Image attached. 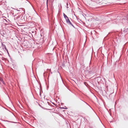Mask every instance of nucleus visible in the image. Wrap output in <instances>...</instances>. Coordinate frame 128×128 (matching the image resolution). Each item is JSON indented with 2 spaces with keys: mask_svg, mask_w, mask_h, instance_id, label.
Here are the masks:
<instances>
[{
  "mask_svg": "<svg viewBox=\"0 0 128 128\" xmlns=\"http://www.w3.org/2000/svg\"><path fill=\"white\" fill-rule=\"evenodd\" d=\"M86 70L90 74H93L95 73L96 72V68L93 66L92 67L90 66L88 67L87 68Z\"/></svg>",
  "mask_w": 128,
  "mask_h": 128,
  "instance_id": "f257e3e1",
  "label": "nucleus"
},
{
  "mask_svg": "<svg viewBox=\"0 0 128 128\" xmlns=\"http://www.w3.org/2000/svg\"><path fill=\"white\" fill-rule=\"evenodd\" d=\"M96 79L97 80V81L98 82H100V81L102 80V79L101 78L100 76H98L96 77Z\"/></svg>",
  "mask_w": 128,
  "mask_h": 128,
  "instance_id": "f03ea898",
  "label": "nucleus"
},
{
  "mask_svg": "<svg viewBox=\"0 0 128 128\" xmlns=\"http://www.w3.org/2000/svg\"><path fill=\"white\" fill-rule=\"evenodd\" d=\"M65 20H66V22L67 24L70 21L68 18H66V19H65Z\"/></svg>",
  "mask_w": 128,
  "mask_h": 128,
  "instance_id": "7ed1b4c3",
  "label": "nucleus"
},
{
  "mask_svg": "<svg viewBox=\"0 0 128 128\" xmlns=\"http://www.w3.org/2000/svg\"><path fill=\"white\" fill-rule=\"evenodd\" d=\"M68 24H70L72 26H73L74 28H75L74 26V25H73V24H72V23L70 21V22H69L68 23Z\"/></svg>",
  "mask_w": 128,
  "mask_h": 128,
  "instance_id": "20e7f679",
  "label": "nucleus"
},
{
  "mask_svg": "<svg viewBox=\"0 0 128 128\" xmlns=\"http://www.w3.org/2000/svg\"><path fill=\"white\" fill-rule=\"evenodd\" d=\"M64 16V18L65 19H66V18H68V17L64 13H63Z\"/></svg>",
  "mask_w": 128,
  "mask_h": 128,
  "instance_id": "39448f33",
  "label": "nucleus"
},
{
  "mask_svg": "<svg viewBox=\"0 0 128 128\" xmlns=\"http://www.w3.org/2000/svg\"><path fill=\"white\" fill-rule=\"evenodd\" d=\"M1 34L3 36H4V35L5 34V33L3 31H2L0 32Z\"/></svg>",
  "mask_w": 128,
  "mask_h": 128,
  "instance_id": "423d86ee",
  "label": "nucleus"
},
{
  "mask_svg": "<svg viewBox=\"0 0 128 128\" xmlns=\"http://www.w3.org/2000/svg\"><path fill=\"white\" fill-rule=\"evenodd\" d=\"M4 48H5V50L7 52L8 54H9V53H8V50L7 49V48H6V46L5 45H4Z\"/></svg>",
  "mask_w": 128,
  "mask_h": 128,
  "instance_id": "0eeeda50",
  "label": "nucleus"
},
{
  "mask_svg": "<svg viewBox=\"0 0 128 128\" xmlns=\"http://www.w3.org/2000/svg\"><path fill=\"white\" fill-rule=\"evenodd\" d=\"M3 55V54L2 53V52L1 51H0V55L1 56H2Z\"/></svg>",
  "mask_w": 128,
  "mask_h": 128,
  "instance_id": "6e6552de",
  "label": "nucleus"
},
{
  "mask_svg": "<svg viewBox=\"0 0 128 128\" xmlns=\"http://www.w3.org/2000/svg\"><path fill=\"white\" fill-rule=\"evenodd\" d=\"M60 108H62V109H66L67 108L66 106H65V108H64V107H62Z\"/></svg>",
  "mask_w": 128,
  "mask_h": 128,
  "instance_id": "1a4fd4ad",
  "label": "nucleus"
},
{
  "mask_svg": "<svg viewBox=\"0 0 128 128\" xmlns=\"http://www.w3.org/2000/svg\"><path fill=\"white\" fill-rule=\"evenodd\" d=\"M0 81L2 82L3 84H4V82L2 79Z\"/></svg>",
  "mask_w": 128,
  "mask_h": 128,
  "instance_id": "9d476101",
  "label": "nucleus"
},
{
  "mask_svg": "<svg viewBox=\"0 0 128 128\" xmlns=\"http://www.w3.org/2000/svg\"><path fill=\"white\" fill-rule=\"evenodd\" d=\"M2 14V12L0 11V14L1 15V14Z\"/></svg>",
  "mask_w": 128,
  "mask_h": 128,
  "instance_id": "9b49d317",
  "label": "nucleus"
},
{
  "mask_svg": "<svg viewBox=\"0 0 128 128\" xmlns=\"http://www.w3.org/2000/svg\"><path fill=\"white\" fill-rule=\"evenodd\" d=\"M2 46H4V44L2 43Z\"/></svg>",
  "mask_w": 128,
  "mask_h": 128,
  "instance_id": "f8f14e48",
  "label": "nucleus"
},
{
  "mask_svg": "<svg viewBox=\"0 0 128 128\" xmlns=\"http://www.w3.org/2000/svg\"><path fill=\"white\" fill-rule=\"evenodd\" d=\"M48 0H47V3H48Z\"/></svg>",
  "mask_w": 128,
  "mask_h": 128,
  "instance_id": "ddd939ff",
  "label": "nucleus"
},
{
  "mask_svg": "<svg viewBox=\"0 0 128 128\" xmlns=\"http://www.w3.org/2000/svg\"><path fill=\"white\" fill-rule=\"evenodd\" d=\"M52 104H54L55 105V104H54V103L52 102Z\"/></svg>",
  "mask_w": 128,
  "mask_h": 128,
  "instance_id": "4468645a",
  "label": "nucleus"
},
{
  "mask_svg": "<svg viewBox=\"0 0 128 128\" xmlns=\"http://www.w3.org/2000/svg\"><path fill=\"white\" fill-rule=\"evenodd\" d=\"M17 10L18 11H20V10Z\"/></svg>",
  "mask_w": 128,
  "mask_h": 128,
  "instance_id": "2eb2a0df",
  "label": "nucleus"
},
{
  "mask_svg": "<svg viewBox=\"0 0 128 128\" xmlns=\"http://www.w3.org/2000/svg\"><path fill=\"white\" fill-rule=\"evenodd\" d=\"M14 123H17V122H13Z\"/></svg>",
  "mask_w": 128,
  "mask_h": 128,
  "instance_id": "dca6fc26",
  "label": "nucleus"
},
{
  "mask_svg": "<svg viewBox=\"0 0 128 128\" xmlns=\"http://www.w3.org/2000/svg\"><path fill=\"white\" fill-rule=\"evenodd\" d=\"M0 40H1V39H0Z\"/></svg>",
  "mask_w": 128,
  "mask_h": 128,
  "instance_id": "f3484780",
  "label": "nucleus"
}]
</instances>
